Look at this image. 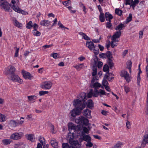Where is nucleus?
<instances>
[{
	"label": "nucleus",
	"mask_w": 148,
	"mask_h": 148,
	"mask_svg": "<svg viewBox=\"0 0 148 148\" xmlns=\"http://www.w3.org/2000/svg\"><path fill=\"white\" fill-rule=\"evenodd\" d=\"M73 105L75 108L77 109L76 110V112H79V110L81 111L86 106L85 102L79 99H74L73 101Z\"/></svg>",
	"instance_id": "1"
},
{
	"label": "nucleus",
	"mask_w": 148,
	"mask_h": 148,
	"mask_svg": "<svg viewBox=\"0 0 148 148\" xmlns=\"http://www.w3.org/2000/svg\"><path fill=\"white\" fill-rule=\"evenodd\" d=\"M8 78L10 80H11L13 82H16L20 84H21L23 82V81L18 76L15 74L14 73L11 75H9Z\"/></svg>",
	"instance_id": "2"
},
{
	"label": "nucleus",
	"mask_w": 148,
	"mask_h": 148,
	"mask_svg": "<svg viewBox=\"0 0 148 148\" xmlns=\"http://www.w3.org/2000/svg\"><path fill=\"white\" fill-rule=\"evenodd\" d=\"M75 121L80 125L82 124L86 125H88L89 122L88 120L83 116H80L78 119H76Z\"/></svg>",
	"instance_id": "3"
},
{
	"label": "nucleus",
	"mask_w": 148,
	"mask_h": 148,
	"mask_svg": "<svg viewBox=\"0 0 148 148\" xmlns=\"http://www.w3.org/2000/svg\"><path fill=\"white\" fill-rule=\"evenodd\" d=\"M52 84L51 82L46 81L42 82L40 85L41 88L45 90L50 89L52 86Z\"/></svg>",
	"instance_id": "4"
},
{
	"label": "nucleus",
	"mask_w": 148,
	"mask_h": 148,
	"mask_svg": "<svg viewBox=\"0 0 148 148\" xmlns=\"http://www.w3.org/2000/svg\"><path fill=\"white\" fill-rule=\"evenodd\" d=\"M1 3L0 6L2 9H3L5 11L9 12L10 11V5L7 1H4Z\"/></svg>",
	"instance_id": "5"
},
{
	"label": "nucleus",
	"mask_w": 148,
	"mask_h": 148,
	"mask_svg": "<svg viewBox=\"0 0 148 148\" xmlns=\"http://www.w3.org/2000/svg\"><path fill=\"white\" fill-rule=\"evenodd\" d=\"M23 135V134L22 132H16L12 134L10 138L14 140H17L21 139Z\"/></svg>",
	"instance_id": "6"
},
{
	"label": "nucleus",
	"mask_w": 148,
	"mask_h": 148,
	"mask_svg": "<svg viewBox=\"0 0 148 148\" xmlns=\"http://www.w3.org/2000/svg\"><path fill=\"white\" fill-rule=\"evenodd\" d=\"M120 75L121 77H124L126 81L128 82H129L130 81V76L129 74L127 71L125 70H122L121 72Z\"/></svg>",
	"instance_id": "7"
},
{
	"label": "nucleus",
	"mask_w": 148,
	"mask_h": 148,
	"mask_svg": "<svg viewBox=\"0 0 148 148\" xmlns=\"http://www.w3.org/2000/svg\"><path fill=\"white\" fill-rule=\"evenodd\" d=\"M121 34V32L120 31L116 32L113 35L111 38L112 40H114V41H119L118 39L120 38Z\"/></svg>",
	"instance_id": "8"
},
{
	"label": "nucleus",
	"mask_w": 148,
	"mask_h": 148,
	"mask_svg": "<svg viewBox=\"0 0 148 148\" xmlns=\"http://www.w3.org/2000/svg\"><path fill=\"white\" fill-rule=\"evenodd\" d=\"M23 121H21L19 122H17L16 121L14 120H11L9 121V125L13 127H15L17 126L18 125H21L23 122Z\"/></svg>",
	"instance_id": "9"
},
{
	"label": "nucleus",
	"mask_w": 148,
	"mask_h": 148,
	"mask_svg": "<svg viewBox=\"0 0 148 148\" xmlns=\"http://www.w3.org/2000/svg\"><path fill=\"white\" fill-rule=\"evenodd\" d=\"M22 74L23 77L26 79L31 80L33 77L30 73L24 70L22 71Z\"/></svg>",
	"instance_id": "10"
},
{
	"label": "nucleus",
	"mask_w": 148,
	"mask_h": 148,
	"mask_svg": "<svg viewBox=\"0 0 148 148\" xmlns=\"http://www.w3.org/2000/svg\"><path fill=\"white\" fill-rule=\"evenodd\" d=\"M6 70L7 72L5 73L6 75H8V74L11 75L14 73L15 71V68L14 66L10 65L7 67Z\"/></svg>",
	"instance_id": "11"
},
{
	"label": "nucleus",
	"mask_w": 148,
	"mask_h": 148,
	"mask_svg": "<svg viewBox=\"0 0 148 148\" xmlns=\"http://www.w3.org/2000/svg\"><path fill=\"white\" fill-rule=\"evenodd\" d=\"M147 143H148V133L145 134L143 136L141 143L142 147H144Z\"/></svg>",
	"instance_id": "12"
},
{
	"label": "nucleus",
	"mask_w": 148,
	"mask_h": 148,
	"mask_svg": "<svg viewBox=\"0 0 148 148\" xmlns=\"http://www.w3.org/2000/svg\"><path fill=\"white\" fill-rule=\"evenodd\" d=\"M98 58L96 56L95 58L94 59V63L95 65L99 68H100L102 67L103 65V63L101 61H98Z\"/></svg>",
	"instance_id": "13"
},
{
	"label": "nucleus",
	"mask_w": 148,
	"mask_h": 148,
	"mask_svg": "<svg viewBox=\"0 0 148 148\" xmlns=\"http://www.w3.org/2000/svg\"><path fill=\"white\" fill-rule=\"evenodd\" d=\"M78 99L82 100V101L85 102L87 99V97L85 93L82 92L77 97Z\"/></svg>",
	"instance_id": "14"
},
{
	"label": "nucleus",
	"mask_w": 148,
	"mask_h": 148,
	"mask_svg": "<svg viewBox=\"0 0 148 148\" xmlns=\"http://www.w3.org/2000/svg\"><path fill=\"white\" fill-rule=\"evenodd\" d=\"M91 111L88 109H85L83 112V115L84 116H86L88 118H90L91 116H90Z\"/></svg>",
	"instance_id": "15"
},
{
	"label": "nucleus",
	"mask_w": 148,
	"mask_h": 148,
	"mask_svg": "<svg viewBox=\"0 0 148 148\" xmlns=\"http://www.w3.org/2000/svg\"><path fill=\"white\" fill-rule=\"evenodd\" d=\"M86 45L90 50H93V48L95 47V46L94 43L92 41H87Z\"/></svg>",
	"instance_id": "16"
},
{
	"label": "nucleus",
	"mask_w": 148,
	"mask_h": 148,
	"mask_svg": "<svg viewBox=\"0 0 148 148\" xmlns=\"http://www.w3.org/2000/svg\"><path fill=\"white\" fill-rule=\"evenodd\" d=\"M77 109L75 108L71 112V115L73 117H75L76 115H79L80 114L81 111L79 110V112H76V110H77Z\"/></svg>",
	"instance_id": "17"
},
{
	"label": "nucleus",
	"mask_w": 148,
	"mask_h": 148,
	"mask_svg": "<svg viewBox=\"0 0 148 148\" xmlns=\"http://www.w3.org/2000/svg\"><path fill=\"white\" fill-rule=\"evenodd\" d=\"M50 24V22L48 20H43L41 21L40 24L43 26H48Z\"/></svg>",
	"instance_id": "18"
},
{
	"label": "nucleus",
	"mask_w": 148,
	"mask_h": 148,
	"mask_svg": "<svg viewBox=\"0 0 148 148\" xmlns=\"http://www.w3.org/2000/svg\"><path fill=\"white\" fill-rule=\"evenodd\" d=\"M51 144L52 146L54 148H58V145L57 141L55 139L51 140Z\"/></svg>",
	"instance_id": "19"
},
{
	"label": "nucleus",
	"mask_w": 148,
	"mask_h": 148,
	"mask_svg": "<svg viewBox=\"0 0 148 148\" xmlns=\"http://www.w3.org/2000/svg\"><path fill=\"white\" fill-rule=\"evenodd\" d=\"M106 20L109 22L111 21V20L113 18V16L109 12H106L105 14Z\"/></svg>",
	"instance_id": "20"
},
{
	"label": "nucleus",
	"mask_w": 148,
	"mask_h": 148,
	"mask_svg": "<svg viewBox=\"0 0 148 148\" xmlns=\"http://www.w3.org/2000/svg\"><path fill=\"white\" fill-rule=\"evenodd\" d=\"M101 85L98 82H96L92 84H91L90 86L91 88H94V90H97L99 88L101 87Z\"/></svg>",
	"instance_id": "21"
},
{
	"label": "nucleus",
	"mask_w": 148,
	"mask_h": 148,
	"mask_svg": "<svg viewBox=\"0 0 148 148\" xmlns=\"http://www.w3.org/2000/svg\"><path fill=\"white\" fill-rule=\"evenodd\" d=\"M125 26L122 23H121L119 25L116 27H115V29L116 30H119V31H121V30H122Z\"/></svg>",
	"instance_id": "22"
},
{
	"label": "nucleus",
	"mask_w": 148,
	"mask_h": 148,
	"mask_svg": "<svg viewBox=\"0 0 148 148\" xmlns=\"http://www.w3.org/2000/svg\"><path fill=\"white\" fill-rule=\"evenodd\" d=\"M34 135L32 134H27L25 135V137L27 139L33 142L34 140Z\"/></svg>",
	"instance_id": "23"
},
{
	"label": "nucleus",
	"mask_w": 148,
	"mask_h": 148,
	"mask_svg": "<svg viewBox=\"0 0 148 148\" xmlns=\"http://www.w3.org/2000/svg\"><path fill=\"white\" fill-rule=\"evenodd\" d=\"M14 148H24L25 145L22 143H18L14 145Z\"/></svg>",
	"instance_id": "24"
},
{
	"label": "nucleus",
	"mask_w": 148,
	"mask_h": 148,
	"mask_svg": "<svg viewBox=\"0 0 148 148\" xmlns=\"http://www.w3.org/2000/svg\"><path fill=\"white\" fill-rule=\"evenodd\" d=\"M7 119L6 116L5 115L0 113V122H4Z\"/></svg>",
	"instance_id": "25"
},
{
	"label": "nucleus",
	"mask_w": 148,
	"mask_h": 148,
	"mask_svg": "<svg viewBox=\"0 0 148 148\" xmlns=\"http://www.w3.org/2000/svg\"><path fill=\"white\" fill-rule=\"evenodd\" d=\"M87 107L90 109L93 107V103L92 100L90 99L88 100Z\"/></svg>",
	"instance_id": "26"
},
{
	"label": "nucleus",
	"mask_w": 148,
	"mask_h": 148,
	"mask_svg": "<svg viewBox=\"0 0 148 148\" xmlns=\"http://www.w3.org/2000/svg\"><path fill=\"white\" fill-rule=\"evenodd\" d=\"M123 145V143L120 141H118L113 147L111 148H119Z\"/></svg>",
	"instance_id": "27"
},
{
	"label": "nucleus",
	"mask_w": 148,
	"mask_h": 148,
	"mask_svg": "<svg viewBox=\"0 0 148 148\" xmlns=\"http://www.w3.org/2000/svg\"><path fill=\"white\" fill-rule=\"evenodd\" d=\"M2 141L3 145H9L12 142V140L10 139H4Z\"/></svg>",
	"instance_id": "28"
},
{
	"label": "nucleus",
	"mask_w": 148,
	"mask_h": 148,
	"mask_svg": "<svg viewBox=\"0 0 148 148\" xmlns=\"http://www.w3.org/2000/svg\"><path fill=\"white\" fill-rule=\"evenodd\" d=\"M139 3L138 0H134V1L133 0H131V6H132L133 9L135 6Z\"/></svg>",
	"instance_id": "29"
},
{
	"label": "nucleus",
	"mask_w": 148,
	"mask_h": 148,
	"mask_svg": "<svg viewBox=\"0 0 148 148\" xmlns=\"http://www.w3.org/2000/svg\"><path fill=\"white\" fill-rule=\"evenodd\" d=\"M79 34L82 36L83 38L86 40H90V38L87 36L84 33L80 32L79 33Z\"/></svg>",
	"instance_id": "30"
},
{
	"label": "nucleus",
	"mask_w": 148,
	"mask_h": 148,
	"mask_svg": "<svg viewBox=\"0 0 148 148\" xmlns=\"http://www.w3.org/2000/svg\"><path fill=\"white\" fill-rule=\"evenodd\" d=\"M83 140L87 142L91 141V138L89 135H87L83 136Z\"/></svg>",
	"instance_id": "31"
},
{
	"label": "nucleus",
	"mask_w": 148,
	"mask_h": 148,
	"mask_svg": "<svg viewBox=\"0 0 148 148\" xmlns=\"http://www.w3.org/2000/svg\"><path fill=\"white\" fill-rule=\"evenodd\" d=\"M75 125L72 123H70L68 125V128L70 132L72 130H73L74 127H75Z\"/></svg>",
	"instance_id": "32"
},
{
	"label": "nucleus",
	"mask_w": 148,
	"mask_h": 148,
	"mask_svg": "<svg viewBox=\"0 0 148 148\" xmlns=\"http://www.w3.org/2000/svg\"><path fill=\"white\" fill-rule=\"evenodd\" d=\"M99 19L101 22H103L105 21V15L103 13H100L99 16Z\"/></svg>",
	"instance_id": "33"
},
{
	"label": "nucleus",
	"mask_w": 148,
	"mask_h": 148,
	"mask_svg": "<svg viewBox=\"0 0 148 148\" xmlns=\"http://www.w3.org/2000/svg\"><path fill=\"white\" fill-rule=\"evenodd\" d=\"M69 143L72 145H73L75 146L78 143L77 140L74 141L71 138H70L69 140Z\"/></svg>",
	"instance_id": "34"
},
{
	"label": "nucleus",
	"mask_w": 148,
	"mask_h": 148,
	"mask_svg": "<svg viewBox=\"0 0 148 148\" xmlns=\"http://www.w3.org/2000/svg\"><path fill=\"white\" fill-rule=\"evenodd\" d=\"M84 66V64H80L78 65L74 66L73 67L75 68L77 70L79 71Z\"/></svg>",
	"instance_id": "35"
},
{
	"label": "nucleus",
	"mask_w": 148,
	"mask_h": 148,
	"mask_svg": "<svg viewBox=\"0 0 148 148\" xmlns=\"http://www.w3.org/2000/svg\"><path fill=\"white\" fill-rule=\"evenodd\" d=\"M97 67L96 66H93L92 67V75L93 76H95L97 74Z\"/></svg>",
	"instance_id": "36"
},
{
	"label": "nucleus",
	"mask_w": 148,
	"mask_h": 148,
	"mask_svg": "<svg viewBox=\"0 0 148 148\" xmlns=\"http://www.w3.org/2000/svg\"><path fill=\"white\" fill-rule=\"evenodd\" d=\"M28 99L29 101H34L37 99V97L35 95H31L27 96Z\"/></svg>",
	"instance_id": "37"
},
{
	"label": "nucleus",
	"mask_w": 148,
	"mask_h": 148,
	"mask_svg": "<svg viewBox=\"0 0 148 148\" xmlns=\"http://www.w3.org/2000/svg\"><path fill=\"white\" fill-rule=\"evenodd\" d=\"M115 12L116 14L119 16H121L122 14L123 11L119 9L116 8L115 10Z\"/></svg>",
	"instance_id": "38"
},
{
	"label": "nucleus",
	"mask_w": 148,
	"mask_h": 148,
	"mask_svg": "<svg viewBox=\"0 0 148 148\" xmlns=\"http://www.w3.org/2000/svg\"><path fill=\"white\" fill-rule=\"evenodd\" d=\"M103 70L104 71L107 72L106 73L107 74L109 73V67L107 64H106L104 66L103 68Z\"/></svg>",
	"instance_id": "39"
},
{
	"label": "nucleus",
	"mask_w": 148,
	"mask_h": 148,
	"mask_svg": "<svg viewBox=\"0 0 148 148\" xmlns=\"http://www.w3.org/2000/svg\"><path fill=\"white\" fill-rule=\"evenodd\" d=\"M132 20V15L131 14H129V16L127 17L125 21V23L126 24L128 23L131 21Z\"/></svg>",
	"instance_id": "40"
},
{
	"label": "nucleus",
	"mask_w": 148,
	"mask_h": 148,
	"mask_svg": "<svg viewBox=\"0 0 148 148\" xmlns=\"http://www.w3.org/2000/svg\"><path fill=\"white\" fill-rule=\"evenodd\" d=\"M108 75L105 74L104 77V79H108V80L110 81L112 80V79L113 78L112 77H110L109 76L111 75H112V73H108Z\"/></svg>",
	"instance_id": "41"
},
{
	"label": "nucleus",
	"mask_w": 148,
	"mask_h": 148,
	"mask_svg": "<svg viewBox=\"0 0 148 148\" xmlns=\"http://www.w3.org/2000/svg\"><path fill=\"white\" fill-rule=\"evenodd\" d=\"M106 53V57L108 58V60L111 59V58L112 57V53L110 51H108Z\"/></svg>",
	"instance_id": "42"
},
{
	"label": "nucleus",
	"mask_w": 148,
	"mask_h": 148,
	"mask_svg": "<svg viewBox=\"0 0 148 148\" xmlns=\"http://www.w3.org/2000/svg\"><path fill=\"white\" fill-rule=\"evenodd\" d=\"M93 97H97L99 95L98 91L97 89L95 90H94V91L93 90Z\"/></svg>",
	"instance_id": "43"
},
{
	"label": "nucleus",
	"mask_w": 148,
	"mask_h": 148,
	"mask_svg": "<svg viewBox=\"0 0 148 148\" xmlns=\"http://www.w3.org/2000/svg\"><path fill=\"white\" fill-rule=\"evenodd\" d=\"M33 27V23L32 21H29L26 25V28L28 29H30Z\"/></svg>",
	"instance_id": "44"
},
{
	"label": "nucleus",
	"mask_w": 148,
	"mask_h": 148,
	"mask_svg": "<svg viewBox=\"0 0 148 148\" xmlns=\"http://www.w3.org/2000/svg\"><path fill=\"white\" fill-rule=\"evenodd\" d=\"M33 34L34 36H39L41 35V33L38 31L37 30H34L33 31Z\"/></svg>",
	"instance_id": "45"
},
{
	"label": "nucleus",
	"mask_w": 148,
	"mask_h": 148,
	"mask_svg": "<svg viewBox=\"0 0 148 148\" xmlns=\"http://www.w3.org/2000/svg\"><path fill=\"white\" fill-rule=\"evenodd\" d=\"M39 140L42 145H44L45 144V140L44 138L40 136L39 138Z\"/></svg>",
	"instance_id": "46"
},
{
	"label": "nucleus",
	"mask_w": 148,
	"mask_h": 148,
	"mask_svg": "<svg viewBox=\"0 0 148 148\" xmlns=\"http://www.w3.org/2000/svg\"><path fill=\"white\" fill-rule=\"evenodd\" d=\"M14 25L16 27L20 28H21L22 26V23H19L16 20H15V24Z\"/></svg>",
	"instance_id": "47"
},
{
	"label": "nucleus",
	"mask_w": 148,
	"mask_h": 148,
	"mask_svg": "<svg viewBox=\"0 0 148 148\" xmlns=\"http://www.w3.org/2000/svg\"><path fill=\"white\" fill-rule=\"evenodd\" d=\"M12 8L15 11L18 13L19 12V10L20 8L17 6H15V5H13Z\"/></svg>",
	"instance_id": "48"
},
{
	"label": "nucleus",
	"mask_w": 148,
	"mask_h": 148,
	"mask_svg": "<svg viewBox=\"0 0 148 148\" xmlns=\"http://www.w3.org/2000/svg\"><path fill=\"white\" fill-rule=\"evenodd\" d=\"M93 90L90 89L89 92L87 94V97L88 98H90L93 96Z\"/></svg>",
	"instance_id": "49"
},
{
	"label": "nucleus",
	"mask_w": 148,
	"mask_h": 148,
	"mask_svg": "<svg viewBox=\"0 0 148 148\" xmlns=\"http://www.w3.org/2000/svg\"><path fill=\"white\" fill-rule=\"evenodd\" d=\"M48 93L49 92L48 91H40L39 92V94L40 96L44 95Z\"/></svg>",
	"instance_id": "50"
},
{
	"label": "nucleus",
	"mask_w": 148,
	"mask_h": 148,
	"mask_svg": "<svg viewBox=\"0 0 148 148\" xmlns=\"http://www.w3.org/2000/svg\"><path fill=\"white\" fill-rule=\"evenodd\" d=\"M108 64L110 69H112V67L113 66V63L112 62V60L111 59L108 60Z\"/></svg>",
	"instance_id": "51"
},
{
	"label": "nucleus",
	"mask_w": 148,
	"mask_h": 148,
	"mask_svg": "<svg viewBox=\"0 0 148 148\" xmlns=\"http://www.w3.org/2000/svg\"><path fill=\"white\" fill-rule=\"evenodd\" d=\"M99 94H100V96L101 97V95H105V92L104 90H103L102 89H100L98 91Z\"/></svg>",
	"instance_id": "52"
},
{
	"label": "nucleus",
	"mask_w": 148,
	"mask_h": 148,
	"mask_svg": "<svg viewBox=\"0 0 148 148\" xmlns=\"http://www.w3.org/2000/svg\"><path fill=\"white\" fill-rule=\"evenodd\" d=\"M71 3L70 0H67V1H64L63 3V4L65 5H68L70 4Z\"/></svg>",
	"instance_id": "53"
},
{
	"label": "nucleus",
	"mask_w": 148,
	"mask_h": 148,
	"mask_svg": "<svg viewBox=\"0 0 148 148\" xmlns=\"http://www.w3.org/2000/svg\"><path fill=\"white\" fill-rule=\"evenodd\" d=\"M14 48L16 49V51L15 53L14 57H17L18 56V52L19 49V48H18L16 47H14Z\"/></svg>",
	"instance_id": "54"
},
{
	"label": "nucleus",
	"mask_w": 148,
	"mask_h": 148,
	"mask_svg": "<svg viewBox=\"0 0 148 148\" xmlns=\"http://www.w3.org/2000/svg\"><path fill=\"white\" fill-rule=\"evenodd\" d=\"M99 57L101 58H106V53H101L99 54Z\"/></svg>",
	"instance_id": "55"
},
{
	"label": "nucleus",
	"mask_w": 148,
	"mask_h": 148,
	"mask_svg": "<svg viewBox=\"0 0 148 148\" xmlns=\"http://www.w3.org/2000/svg\"><path fill=\"white\" fill-rule=\"evenodd\" d=\"M80 130V126L75 125L73 130H74L75 132H77L79 131Z\"/></svg>",
	"instance_id": "56"
},
{
	"label": "nucleus",
	"mask_w": 148,
	"mask_h": 148,
	"mask_svg": "<svg viewBox=\"0 0 148 148\" xmlns=\"http://www.w3.org/2000/svg\"><path fill=\"white\" fill-rule=\"evenodd\" d=\"M140 74H138L137 76V84L138 85L140 86Z\"/></svg>",
	"instance_id": "57"
},
{
	"label": "nucleus",
	"mask_w": 148,
	"mask_h": 148,
	"mask_svg": "<svg viewBox=\"0 0 148 148\" xmlns=\"http://www.w3.org/2000/svg\"><path fill=\"white\" fill-rule=\"evenodd\" d=\"M59 56V54L57 53H52L51 55V56H52L53 58L55 59L58 58V56Z\"/></svg>",
	"instance_id": "58"
},
{
	"label": "nucleus",
	"mask_w": 148,
	"mask_h": 148,
	"mask_svg": "<svg viewBox=\"0 0 148 148\" xmlns=\"http://www.w3.org/2000/svg\"><path fill=\"white\" fill-rule=\"evenodd\" d=\"M93 49L94 51V53L95 54V55H97L99 54V50L98 48L96 49V48H95V47L93 48Z\"/></svg>",
	"instance_id": "59"
},
{
	"label": "nucleus",
	"mask_w": 148,
	"mask_h": 148,
	"mask_svg": "<svg viewBox=\"0 0 148 148\" xmlns=\"http://www.w3.org/2000/svg\"><path fill=\"white\" fill-rule=\"evenodd\" d=\"M127 68H131L132 66V62L130 60H129L127 62Z\"/></svg>",
	"instance_id": "60"
},
{
	"label": "nucleus",
	"mask_w": 148,
	"mask_h": 148,
	"mask_svg": "<svg viewBox=\"0 0 148 148\" xmlns=\"http://www.w3.org/2000/svg\"><path fill=\"white\" fill-rule=\"evenodd\" d=\"M86 146L87 147H91L92 146L93 144L91 142V141H88L87 142V143L86 144Z\"/></svg>",
	"instance_id": "61"
},
{
	"label": "nucleus",
	"mask_w": 148,
	"mask_h": 148,
	"mask_svg": "<svg viewBox=\"0 0 148 148\" xmlns=\"http://www.w3.org/2000/svg\"><path fill=\"white\" fill-rule=\"evenodd\" d=\"M83 130L84 132L86 134H88L89 133V130L86 127H83Z\"/></svg>",
	"instance_id": "62"
},
{
	"label": "nucleus",
	"mask_w": 148,
	"mask_h": 148,
	"mask_svg": "<svg viewBox=\"0 0 148 148\" xmlns=\"http://www.w3.org/2000/svg\"><path fill=\"white\" fill-rule=\"evenodd\" d=\"M102 84L103 86L105 87L107 86H108V83L107 80L104 79L102 82Z\"/></svg>",
	"instance_id": "63"
},
{
	"label": "nucleus",
	"mask_w": 148,
	"mask_h": 148,
	"mask_svg": "<svg viewBox=\"0 0 148 148\" xmlns=\"http://www.w3.org/2000/svg\"><path fill=\"white\" fill-rule=\"evenodd\" d=\"M63 148H69V145L67 143H63L62 144Z\"/></svg>",
	"instance_id": "64"
}]
</instances>
